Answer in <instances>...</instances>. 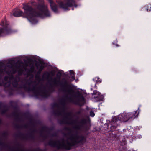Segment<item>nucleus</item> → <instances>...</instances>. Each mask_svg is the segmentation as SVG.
Here are the masks:
<instances>
[{
    "label": "nucleus",
    "mask_w": 151,
    "mask_h": 151,
    "mask_svg": "<svg viewBox=\"0 0 151 151\" xmlns=\"http://www.w3.org/2000/svg\"><path fill=\"white\" fill-rule=\"evenodd\" d=\"M37 2L31 1L32 6L29 3L23 4L22 9L24 10V12L19 9H14L13 11V15L15 17L22 16L26 18L31 22L35 17H50V12L47 5L45 4L44 0H37Z\"/></svg>",
    "instance_id": "obj_1"
},
{
    "label": "nucleus",
    "mask_w": 151,
    "mask_h": 151,
    "mask_svg": "<svg viewBox=\"0 0 151 151\" xmlns=\"http://www.w3.org/2000/svg\"><path fill=\"white\" fill-rule=\"evenodd\" d=\"M52 66L49 63L38 57H27L23 59L14 58L0 61V66Z\"/></svg>",
    "instance_id": "obj_2"
},
{
    "label": "nucleus",
    "mask_w": 151,
    "mask_h": 151,
    "mask_svg": "<svg viewBox=\"0 0 151 151\" xmlns=\"http://www.w3.org/2000/svg\"><path fill=\"white\" fill-rule=\"evenodd\" d=\"M71 142L67 141L65 143L64 140L60 142L59 140H50L48 142V145L52 147H55L58 149H63L65 151L69 150L72 149V147L80 143L83 144L86 142V137L82 135L77 134L71 135L69 138Z\"/></svg>",
    "instance_id": "obj_3"
},
{
    "label": "nucleus",
    "mask_w": 151,
    "mask_h": 151,
    "mask_svg": "<svg viewBox=\"0 0 151 151\" xmlns=\"http://www.w3.org/2000/svg\"><path fill=\"white\" fill-rule=\"evenodd\" d=\"M36 83L35 81H31L28 82V81H27L26 83L23 84L20 88L25 90L27 89L29 91H32L36 96H40L43 98H47L50 96V94L43 85H42L38 87L36 86H33L32 88L29 86L31 84Z\"/></svg>",
    "instance_id": "obj_4"
},
{
    "label": "nucleus",
    "mask_w": 151,
    "mask_h": 151,
    "mask_svg": "<svg viewBox=\"0 0 151 151\" xmlns=\"http://www.w3.org/2000/svg\"><path fill=\"white\" fill-rule=\"evenodd\" d=\"M76 121L73 120V122H69L66 121H65L64 119H63L60 122V124H68L73 125L76 124V125L73 127V128L76 130H80L82 129H85L87 130V127L86 126L88 123L90 122V118L88 117L87 119H82L80 121L76 122Z\"/></svg>",
    "instance_id": "obj_5"
},
{
    "label": "nucleus",
    "mask_w": 151,
    "mask_h": 151,
    "mask_svg": "<svg viewBox=\"0 0 151 151\" xmlns=\"http://www.w3.org/2000/svg\"><path fill=\"white\" fill-rule=\"evenodd\" d=\"M66 99L69 102L80 106L83 105L86 102L85 98L79 91L77 92L72 97H67Z\"/></svg>",
    "instance_id": "obj_6"
},
{
    "label": "nucleus",
    "mask_w": 151,
    "mask_h": 151,
    "mask_svg": "<svg viewBox=\"0 0 151 151\" xmlns=\"http://www.w3.org/2000/svg\"><path fill=\"white\" fill-rule=\"evenodd\" d=\"M0 25L3 27L0 28V37L12 33V30L9 25V23L5 19L2 20Z\"/></svg>",
    "instance_id": "obj_7"
},
{
    "label": "nucleus",
    "mask_w": 151,
    "mask_h": 151,
    "mask_svg": "<svg viewBox=\"0 0 151 151\" xmlns=\"http://www.w3.org/2000/svg\"><path fill=\"white\" fill-rule=\"evenodd\" d=\"M60 8L66 11L69 10L68 8L73 6L76 7L77 5L74 0H64L62 1L60 0L56 1Z\"/></svg>",
    "instance_id": "obj_8"
},
{
    "label": "nucleus",
    "mask_w": 151,
    "mask_h": 151,
    "mask_svg": "<svg viewBox=\"0 0 151 151\" xmlns=\"http://www.w3.org/2000/svg\"><path fill=\"white\" fill-rule=\"evenodd\" d=\"M137 111H136L134 113H122L119 115L117 117L115 118H116L119 122H126L131 119H134L137 117L139 113L136 115Z\"/></svg>",
    "instance_id": "obj_9"
},
{
    "label": "nucleus",
    "mask_w": 151,
    "mask_h": 151,
    "mask_svg": "<svg viewBox=\"0 0 151 151\" xmlns=\"http://www.w3.org/2000/svg\"><path fill=\"white\" fill-rule=\"evenodd\" d=\"M60 90L63 92H68L70 94L74 93L75 92L74 90L72 88L71 86L65 79L63 82L60 83Z\"/></svg>",
    "instance_id": "obj_10"
},
{
    "label": "nucleus",
    "mask_w": 151,
    "mask_h": 151,
    "mask_svg": "<svg viewBox=\"0 0 151 151\" xmlns=\"http://www.w3.org/2000/svg\"><path fill=\"white\" fill-rule=\"evenodd\" d=\"M4 91L6 92H8L10 95L13 94V89L11 86V82H7L4 85Z\"/></svg>",
    "instance_id": "obj_11"
},
{
    "label": "nucleus",
    "mask_w": 151,
    "mask_h": 151,
    "mask_svg": "<svg viewBox=\"0 0 151 151\" xmlns=\"http://www.w3.org/2000/svg\"><path fill=\"white\" fill-rule=\"evenodd\" d=\"M118 122L119 121L115 117L112 119L109 124L111 125L110 127L111 130H115L119 124V123H118Z\"/></svg>",
    "instance_id": "obj_12"
},
{
    "label": "nucleus",
    "mask_w": 151,
    "mask_h": 151,
    "mask_svg": "<svg viewBox=\"0 0 151 151\" xmlns=\"http://www.w3.org/2000/svg\"><path fill=\"white\" fill-rule=\"evenodd\" d=\"M0 145L6 148H8L11 151H25L23 149L20 150L18 149L16 150H14L13 148L9 147L8 145L5 144L4 142L1 141H0Z\"/></svg>",
    "instance_id": "obj_13"
},
{
    "label": "nucleus",
    "mask_w": 151,
    "mask_h": 151,
    "mask_svg": "<svg viewBox=\"0 0 151 151\" xmlns=\"http://www.w3.org/2000/svg\"><path fill=\"white\" fill-rule=\"evenodd\" d=\"M11 68V70L10 71H6V73L8 75H10L11 74H14L16 73L17 71V67H9Z\"/></svg>",
    "instance_id": "obj_14"
},
{
    "label": "nucleus",
    "mask_w": 151,
    "mask_h": 151,
    "mask_svg": "<svg viewBox=\"0 0 151 151\" xmlns=\"http://www.w3.org/2000/svg\"><path fill=\"white\" fill-rule=\"evenodd\" d=\"M20 80V78L18 76H16L14 80L13 81L12 84L13 86L14 87H16L18 85V82Z\"/></svg>",
    "instance_id": "obj_15"
},
{
    "label": "nucleus",
    "mask_w": 151,
    "mask_h": 151,
    "mask_svg": "<svg viewBox=\"0 0 151 151\" xmlns=\"http://www.w3.org/2000/svg\"><path fill=\"white\" fill-rule=\"evenodd\" d=\"M42 78L43 79H47L49 80L50 79L52 80V77L51 76L50 73L47 72L44 73L42 76Z\"/></svg>",
    "instance_id": "obj_16"
},
{
    "label": "nucleus",
    "mask_w": 151,
    "mask_h": 151,
    "mask_svg": "<svg viewBox=\"0 0 151 151\" xmlns=\"http://www.w3.org/2000/svg\"><path fill=\"white\" fill-rule=\"evenodd\" d=\"M51 81L53 85L56 86L58 85H59L60 87V83L63 82H62L60 81V80L58 79L56 77H55L52 79V80Z\"/></svg>",
    "instance_id": "obj_17"
},
{
    "label": "nucleus",
    "mask_w": 151,
    "mask_h": 151,
    "mask_svg": "<svg viewBox=\"0 0 151 151\" xmlns=\"http://www.w3.org/2000/svg\"><path fill=\"white\" fill-rule=\"evenodd\" d=\"M51 9L55 12L58 11L57 6L55 3H53L50 4Z\"/></svg>",
    "instance_id": "obj_18"
},
{
    "label": "nucleus",
    "mask_w": 151,
    "mask_h": 151,
    "mask_svg": "<svg viewBox=\"0 0 151 151\" xmlns=\"http://www.w3.org/2000/svg\"><path fill=\"white\" fill-rule=\"evenodd\" d=\"M17 67V71L18 72V75L21 76L22 74H24V70L21 68V67Z\"/></svg>",
    "instance_id": "obj_19"
},
{
    "label": "nucleus",
    "mask_w": 151,
    "mask_h": 151,
    "mask_svg": "<svg viewBox=\"0 0 151 151\" xmlns=\"http://www.w3.org/2000/svg\"><path fill=\"white\" fill-rule=\"evenodd\" d=\"M2 67H0V75H1L4 74L5 73H6V68H2ZM1 77H0V80L1 79ZM2 83H0V86H2Z\"/></svg>",
    "instance_id": "obj_20"
},
{
    "label": "nucleus",
    "mask_w": 151,
    "mask_h": 151,
    "mask_svg": "<svg viewBox=\"0 0 151 151\" xmlns=\"http://www.w3.org/2000/svg\"><path fill=\"white\" fill-rule=\"evenodd\" d=\"M53 113L55 115H60L62 114V111L57 109L53 111Z\"/></svg>",
    "instance_id": "obj_21"
},
{
    "label": "nucleus",
    "mask_w": 151,
    "mask_h": 151,
    "mask_svg": "<svg viewBox=\"0 0 151 151\" xmlns=\"http://www.w3.org/2000/svg\"><path fill=\"white\" fill-rule=\"evenodd\" d=\"M93 80L96 82L95 84L101 83V80L98 77H96L93 79Z\"/></svg>",
    "instance_id": "obj_22"
},
{
    "label": "nucleus",
    "mask_w": 151,
    "mask_h": 151,
    "mask_svg": "<svg viewBox=\"0 0 151 151\" xmlns=\"http://www.w3.org/2000/svg\"><path fill=\"white\" fill-rule=\"evenodd\" d=\"M12 114L15 117L16 119L17 120H19V114H17V112H14L12 113Z\"/></svg>",
    "instance_id": "obj_23"
},
{
    "label": "nucleus",
    "mask_w": 151,
    "mask_h": 151,
    "mask_svg": "<svg viewBox=\"0 0 151 151\" xmlns=\"http://www.w3.org/2000/svg\"><path fill=\"white\" fill-rule=\"evenodd\" d=\"M61 76H62L61 73L60 72H58L57 73L56 75V78H57L58 79L60 80Z\"/></svg>",
    "instance_id": "obj_24"
},
{
    "label": "nucleus",
    "mask_w": 151,
    "mask_h": 151,
    "mask_svg": "<svg viewBox=\"0 0 151 151\" xmlns=\"http://www.w3.org/2000/svg\"><path fill=\"white\" fill-rule=\"evenodd\" d=\"M145 9L147 12H150L151 11V5H150L147 6H145Z\"/></svg>",
    "instance_id": "obj_25"
},
{
    "label": "nucleus",
    "mask_w": 151,
    "mask_h": 151,
    "mask_svg": "<svg viewBox=\"0 0 151 151\" xmlns=\"http://www.w3.org/2000/svg\"><path fill=\"white\" fill-rule=\"evenodd\" d=\"M100 93L99 92H97L95 90L93 91V93H92V95H98L99 96L100 95Z\"/></svg>",
    "instance_id": "obj_26"
},
{
    "label": "nucleus",
    "mask_w": 151,
    "mask_h": 151,
    "mask_svg": "<svg viewBox=\"0 0 151 151\" xmlns=\"http://www.w3.org/2000/svg\"><path fill=\"white\" fill-rule=\"evenodd\" d=\"M31 67L30 68V69L28 70V71L31 73H32L34 72L35 67Z\"/></svg>",
    "instance_id": "obj_27"
},
{
    "label": "nucleus",
    "mask_w": 151,
    "mask_h": 151,
    "mask_svg": "<svg viewBox=\"0 0 151 151\" xmlns=\"http://www.w3.org/2000/svg\"><path fill=\"white\" fill-rule=\"evenodd\" d=\"M49 73H50V75H51V77L54 76L55 74V71L54 70H51Z\"/></svg>",
    "instance_id": "obj_28"
},
{
    "label": "nucleus",
    "mask_w": 151,
    "mask_h": 151,
    "mask_svg": "<svg viewBox=\"0 0 151 151\" xmlns=\"http://www.w3.org/2000/svg\"><path fill=\"white\" fill-rule=\"evenodd\" d=\"M19 136L21 137L23 139H26L27 138V137L25 135L21 133H20L19 134Z\"/></svg>",
    "instance_id": "obj_29"
},
{
    "label": "nucleus",
    "mask_w": 151,
    "mask_h": 151,
    "mask_svg": "<svg viewBox=\"0 0 151 151\" xmlns=\"http://www.w3.org/2000/svg\"><path fill=\"white\" fill-rule=\"evenodd\" d=\"M24 75H26L27 77H28L31 75V73L29 72L27 70L26 72V73H24Z\"/></svg>",
    "instance_id": "obj_30"
},
{
    "label": "nucleus",
    "mask_w": 151,
    "mask_h": 151,
    "mask_svg": "<svg viewBox=\"0 0 151 151\" xmlns=\"http://www.w3.org/2000/svg\"><path fill=\"white\" fill-rule=\"evenodd\" d=\"M10 76L9 77V79L10 80H12L13 79H14L15 77H14V76H13V74H11L10 75H9Z\"/></svg>",
    "instance_id": "obj_31"
},
{
    "label": "nucleus",
    "mask_w": 151,
    "mask_h": 151,
    "mask_svg": "<svg viewBox=\"0 0 151 151\" xmlns=\"http://www.w3.org/2000/svg\"><path fill=\"white\" fill-rule=\"evenodd\" d=\"M35 78L36 80H40V78L39 75L38 74H36L35 76Z\"/></svg>",
    "instance_id": "obj_32"
},
{
    "label": "nucleus",
    "mask_w": 151,
    "mask_h": 151,
    "mask_svg": "<svg viewBox=\"0 0 151 151\" xmlns=\"http://www.w3.org/2000/svg\"><path fill=\"white\" fill-rule=\"evenodd\" d=\"M8 110V109H5L1 111V114H5Z\"/></svg>",
    "instance_id": "obj_33"
},
{
    "label": "nucleus",
    "mask_w": 151,
    "mask_h": 151,
    "mask_svg": "<svg viewBox=\"0 0 151 151\" xmlns=\"http://www.w3.org/2000/svg\"><path fill=\"white\" fill-rule=\"evenodd\" d=\"M64 129L65 130L68 131L69 132H71V129H70V128L69 127H64Z\"/></svg>",
    "instance_id": "obj_34"
},
{
    "label": "nucleus",
    "mask_w": 151,
    "mask_h": 151,
    "mask_svg": "<svg viewBox=\"0 0 151 151\" xmlns=\"http://www.w3.org/2000/svg\"><path fill=\"white\" fill-rule=\"evenodd\" d=\"M90 115L91 117H93L95 115L94 112L93 111H90Z\"/></svg>",
    "instance_id": "obj_35"
},
{
    "label": "nucleus",
    "mask_w": 151,
    "mask_h": 151,
    "mask_svg": "<svg viewBox=\"0 0 151 151\" xmlns=\"http://www.w3.org/2000/svg\"><path fill=\"white\" fill-rule=\"evenodd\" d=\"M15 127L19 129L22 128V126L19 124H16L15 125Z\"/></svg>",
    "instance_id": "obj_36"
},
{
    "label": "nucleus",
    "mask_w": 151,
    "mask_h": 151,
    "mask_svg": "<svg viewBox=\"0 0 151 151\" xmlns=\"http://www.w3.org/2000/svg\"><path fill=\"white\" fill-rule=\"evenodd\" d=\"M52 106L53 107H56L58 108V106L57 103H54L53 104Z\"/></svg>",
    "instance_id": "obj_37"
},
{
    "label": "nucleus",
    "mask_w": 151,
    "mask_h": 151,
    "mask_svg": "<svg viewBox=\"0 0 151 151\" xmlns=\"http://www.w3.org/2000/svg\"><path fill=\"white\" fill-rule=\"evenodd\" d=\"M9 79V76H5L4 78V80L5 81H7L8 79Z\"/></svg>",
    "instance_id": "obj_38"
},
{
    "label": "nucleus",
    "mask_w": 151,
    "mask_h": 151,
    "mask_svg": "<svg viewBox=\"0 0 151 151\" xmlns=\"http://www.w3.org/2000/svg\"><path fill=\"white\" fill-rule=\"evenodd\" d=\"M70 77L73 79V81L75 79V74H73V75H71Z\"/></svg>",
    "instance_id": "obj_39"
},
{
    "label": "nucleus",
    "mask_w": 151,
    "mask_h": 151,
    "mask_svg": "<svg viewBox=\"0 0 151 151\" xmlns=\"http://www.w3.org/2000/svg\"><path fill=\"white\" fill-rule=\"evenodd\" d=\"M22 126V128H27L28 127V125L27 124H24Z\"/></svg>",
    "instance_id": "obj_40"
},
{
    "label": "nucleus",
    "mask_w": 151,
    "mask_h": 151,
    "mask_svg": "<svg viewBox=\"0 0 151 151\" xmlns=\"http://www.w3.org/2000/svg\"><path fill=\"white\" fill-rule=\"evenodd\" d=\"M47 128L46 127H42V129L41 131V132H42L43 131L46 130V129H47Z\"/></svg>",
    "instance_id": "obj_41"
},
{
    "label": "nucleus",
    "mask_w": 151,
    "mask_h": 151,
    "mask_svg": "<svg viewBox=\"0 0 151 151\" xmlns=\"http://www.w3.org/2000/svg\"><path fill=\"white\" fill-rule=\"evenodd\" d=\"M40 136H41L42 137H44V138H45V139H46L47 138V136L46 135H42V133H41V134H40Z\"/></svg>",
    "instance_id": "obj_42"
},
{
    "label": "nucleus",
    "mask_w": 151,
    "mask_h": 151,
    "mask_svg": "<svg viewBox=\"0 0 151 151\" xmlns=\"http://www.w3.org/2000/svg\"><path fill=\"white\" fill-rule=\"evenodd\" d=\"M33 151H42V150L40 149V148H38L37 149H36V150H33Z\"/></svg>",
    "instance_id": "obj_43"
},
{
    "label": "nucleus",
    "mask_w": 151,
    "mask_h": 151,
    "mask_svg": "<svg viewBox=\"0 0 151 151\" xmlns=\"http://www.w3.org/2000/svg\"><path fill=\"white\" fill-rule=\"evenodd\" d=\"M70 75H73V74H74V72L73 70H70Z\"/></svg>",
    "instance_id": "obj_44"
},
{
    "label": "nucleus",
    "mask_w": 151,
    "mask_h": 151,
    "mask_svg": "<svg viewBox=\"0 0 151 151\" xmlns=\"http://www.w3.org/2000/svg\"><path fill=\"white\" fill-rule=\"evenodd\" d=\"M81 111H79L76 112V114H81Z\"/></svg>",
    "instance_id": "obj_45"
},
{
    "label": "nucleus",
    "mask_w": 151,
    "mask_h": 151,
    "mask_svg": "<svg viewBox=\"0 0 151 151\" xmlns=\"http://www.w3.org/2000/svg\"><path fill=\"white\" fill-rule=\"evenodd\" d=\"M36 131V130L35 129H34L33 130L32 132H35Z\"/></svg>",
    "instance_id": "obj_46"
},
{
    "label": "nucleus",
    "mask_w": 151,
    "mask_h": 151,
    "mask_svg": "<svg viewBox=\"0 0 151 151\" xmlns=\"http://www.w3.org/2000/svg\"><path fill=\"white\" fill-rule=\"evenodd\" d=\"M67 115L68 116H70V113H68L67 114Z\"/></svg>",
    "instance_id": "obj_47"
},
{
    "label": "nucleus",
    "mask_w": 151,
    "mask_h": 151,
    "mask_svg": "<svg viewBox=\"0 0 151 151\" xmlns=\"http://www.w3.org/2000/svg\"><path fill=\"white\" fill-rule=\"evenodd\" d=\"M23 67V68L25 70H26V67H26V66H25V67Z\"/></svg>",
    "instance_id": "obj_48"
},
{
    "label": "nucleus",
    "mask_w": 151,
    "mask_h": 151,
    "mask_svg": "<svg viewBox=\"0 0 151 151\" xmlns=\"http://www.w3.org/2000/svg\"><path fill=\"white\" fill-rule=\"evenodd\" d=\"M65 103L64 102H63L62 103V104L63 105H65Z\"/></svg>",
    "instance_id": "obj_49"
},
{
    "label": "nucleus",
    "mask_w": 151,
    "mask_h": 151,
    "mask_svg": "<svg viewBox=\"0 0 151 151\" xmlns=\"http://www.w3.org/2000/svg\"><path fill=\"white\" fill-rule=\"evenodd\" d=\"M40 67V68L42 69H43L45 67H44V66H43V67Z\"/></svg>",
    "instance_id": "obj_50"
},
{
    "label": "nucleus",
    "mask_w": 151,
    "mask_h": 151,
    "mask_svg": "<svg viewBox=\"0 0 151 151\" xmlns=\"http://www.w3.org/2000/svg\"><path fill=\"white\" fill-rule=\"evenodd\" d=\"M116 46L117 47H119V45H118V44H116Z\"/></svg>",
    "instance_id": "obj_51"
},
{
    "label": "nucleus",
    "mask_w": 151,
    "mask_h": 151,
    "mask_svg": "<svg viewBox=\"0 0 151 151\" xmlns=\"http://www.w3.org/2000/svg\"><path fill=\"white\" fill-rule=\"evenodd\" d=\"M1 119H0V124H1Z\"/></svg>",
    "instance_id": "obj_52"
},
{
    "label": "nucleus",
    "mask_w": 151,
    "mask_h": 151,
    "mask_svg": "<svg viewBox=\"0 0 151 151\" xmlns=\"http://www.w3.org/2000/svg\"><path fill=\"white\" fill-rule=\"evenodd\" d=\"M30 137H32V135H30Z\"/></svg>",
    "instance_id": "obj_53"
},
{
    "label": "nucleus",
    "mask_w": 151,
    "mask_h": 151,
    "mask_svg": "<svg viewBox=\"0 0 151 151\" xmlns=\"http://www.w3.org/2000/svg\"><path fill=\"white\" fill-rule=\"evenodd\" d=\"M66 119H67V116H66Z\"/></svg>",
    "instance_id": "obj_54"
},
{
    "label": "nucleus",
    "mask_w": 151,
    "mask_h": 151,
    "mask_svg": "<svg viewBox=\"0 0 151 151\" xmlns=\"http://www.w3.org/2000/svg\"><path fill=\"white\" fill-rule=\"evenodd\" d=\"M112 44H114V43H113Z\"/></svg>",
    "instance_id": "obj_55"
},
{
    "label": "nucleus",
    "mask_w": 151,
    "mask_h": 151,
    "mask_svg": "<svg viewBox=\"0 0 151 151\" xmlns=\"http://www.w3.org/2000/svg\"><path fill=\"white\" fill-rule=\"evenodd\" d=\"M70 134V133H68V134Z\"/></svg>",
    "instance_id": "obj_56"
}]
</instances>
